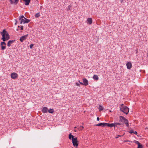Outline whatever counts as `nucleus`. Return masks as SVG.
I'll use <instances>...</instances> for the list:
<instances>
[{
    "label": "nucleus",
    "instance_id": "17",
    "mask_svg": "<svg viewBox=\"0 0 148 148\" xmlns=\"http://www.w3.org/2000/svg\"><path fill=\"white\" fill-rule=\"evenodd\" d=\"M98 109L99 111H101L103 110V108L101 105H99Z\"/></svg>",
    "mask_w": 148,
    "mask_h": 148
},
{
    "label": "nucleus",
    "instance_id": "33",
    "mask_svg": "<svg viewBox=\"0 0 148 148\" xmlns=\"http://www.w3.org/2000/svg\"><path fill=\"white\" fill-rule=\"evenodd\" d=\"M76 84L77 86H80V85L79 83H76Z\"/></svg>",
    "mask_w": 148,
    "mask_h": 148
},
{
    "label": "nucleus",
    "instance_id": "9",
    "mask_svg": "<svg viewBox=\"0 0 148 148\" xmlns=\"http://www.w3.org/2000/svg\"><path fill=\"white\" fill-rule=\"evenodd\" d=\"M126 65L128 69H130L132 68V64L130 62H128L127 63Z\"/></svg>",
    "mask_w": 148,
    "mask_h": 148
},
{
    "label": "nucleus",
    "instance_id": "19",
    "mask_svg": "<svg viewBox=\"0 0 148 148\" xmlns=\"http://www.w3.org/2000/svg\"><path fill=\"white\" fill-rule=\"evenodd\" d=\"M74 136L73 135L71 134H70L69 136V138L70 139H71L74 138Z\"/></svg>",
    "mask_w": 148,
    "mask_h": 148
},
{
    "label": "nucleus",
    "instance_id": "18",
    "mask_svg": "<svg viewBox=\"0 0 148 148\" xmlns=\"http://www.w3.org/2000/svg\"><path fill=\"white\" fill-rule=\"evenodd\" d=\"M49 113L52 114L54 112V110L53 109H50L48 110Z\"/></svg>",
    "mask_w": 148,
    "mask_h": 148
},
{
    "label": "nucleus",
    "instance_id": "22",
    "mask_svg": "<svg viewBox=\"0 0 148 148\" xmlns=\"http://www.w3.org/2000/svg\"><path fill=\"white\" fill-rule=\"evenodd\" d=\"M114 124L115 125V127H117V125H121V124L119 123H114Z\"/></svg>",
    "mask_w": 148,
    "mask_h": 148
},
{
    "label": "nucleus",
    "instance_id": "3",
    "mask_svg": "<svg viewBox=\"0 0 148 148\" xmlns=\"http://www.w3.org/2000/svg\"><path fill=\"white\" fill-rule=\"evenodd\" d=\"M119 122H124L126 126L127 127H129V124L128 123V120L125 119L123 116H119Z\"/></svg>",
    "mask_w": 148,
    "mask_h": 148
},
{
    "label": "nucleus",
    "instance_id": "29",
    "mask_svg": "<svg viewBox=\"0 0 148 148\" xmlns=\"http://www.w3.org/2000/svg\"><path fill=\"white\" fill-rule=\"evenodd\" d=\"M34 44H31V45H30V46H29V47L30 49H32L33 47L34 46Z\"/></svg>",
    "mask_w": 148,
    "mask_h": 148
},
{
    "label": "nucleus",
    "instance_id": "28",
    "mask_svg": "<svg viewBox=\"0 0 148 148\" xmlns=\"http://www.w3.org/2000/svg\"><path fill=\"white\" fill-rule=\"evenodd\" d=\"M24 18H25L24 16L23 15H22L20 17H19V19H22V18H24Z\"/></svg>",
    "mask_w": 148,
    "mask_h": 148
},
{
    "label": "nucleus",
    "instance_id": "34",
    "mask_svg": "<svg viewBox=\"0 0 148 148\" xmlns=\"http://www.w3.org/2000/svg\"><path fill=\"white\" fill-rule=\"evenodd\" d=\"M134 134H135L136 135H137V132L136 131H134V133H133Z\"/></svg>",
    "mask_w": 148,
    "mask_h": 148
},
{
    "label": "nucleus",
    "instance_id": "2",
    "mask_svg": "<svg viewBox=\"0 0 148 148\" xmlns=\"http://www.w3.org/2000/svg\"><path fill=\"white\" fill-rule=\"evenodd\" d=\"M121 106L120 110L126 114H127L129 112V108L127 106H124L123 104H121Z\"/></svg>",
    "mask_w": 148,
    "mask_h": 148
},
{
    "label": "nucleus",
    "instance_id": "5",
    "mask_svg": "<svg viewBox=\"0 0 148 148\" xmlns=\"http://www.w3.org/2000/svg\"><path fill=\"white\" fill-rule=\"evenodd\" d=\"M28 36V34H27L22 36L20 37L19 39L20 41L21 42H23L24 40H25L27 39Z\"/></svg>",
    "mask_w": 148,
    "mask_h": 148
},
{
    "label": "nucleus",
    "instance_id": "8",
    "mask_svg": "<svg viewBox=\"0 0 148 148\" xmlns=\"http://www.w3.org/2000/svg\"><path fill=\"white\" fill-rule=\"evenodd\" d=\"M105 126H106L108 127H115V125L114 123H106V125Z\"/></svg>",
    "mask_w": 148,
    "mask_h": 148
},
{
    "label": "nucleus",
    "instance_id": "25",
    "mask_svg": "<svg viewBox=\"0 0 148 148\" xmlns=\"http://www.w3.org/2000/svg\"><path fill=\"white\" fill-rule=\"evenodd\" d=\"M135 143L138 145H140L141 144L137 141H135Z\"/></svg>",
    "mask_w": 148,
    "mask_h": 148
},
{
    "label": "nucleus",
    "instance_id": "35",
    "mask_svg": "<svg viewBox=\"0 0 148 148\" xmlns=\"http://www.w3.org/2000/svg\"><path fill=\"white\" fill-rule=\"evenodd\" d=\"M121 136L119 135H117V136H116V137L115 138H118L119 137H120V136Z\"/></svg>",
    "mask_w": 148,
    "mask_h": 148
},
{
    "label": "nucleus",
    "instance_id": "14",
    "mask_svg": "<svg viewBox=\"0 0 148 148\" xmlns=\"http://www.w3.org/2000/svg\"><path fill=\"white\" fill-rule=\"evenodd\" d=\"M23 1L25 2V5H27L29 4L30 0H23Z\"/></svg>",
    "mask_w": 148,
    "mask_h": 148
},
{
    "label": "nucleus",
    "instance_id": "24",
    "mask_svg": "<svg viewBox=\"0 0 148 148\" xmlns=\"http://www.w3.org/2000/svg\"><path fill=\"white\" fill-rule=\"evenodd\" d=\"M134 131L132 130H129L128 132L130 134H132L133 133Z\"/></svg>",
    "mask_w": 148,
    "mask_h": 148
},
{
    "label": "nucleus",
    "instance_id": "36",
    "mask_svg": "<svg viewBox=\"0 0 148 148\" xmlns=\"http://www.w3.org/2000/svg\"><path fill=\"white\" fill-rule=\"evenodd\" d=\"M23 26H21V30H23Z\"/></svg>",
    "mask_w": 148,
    "mask_h": 148
},
{
    "label": "nucleus",
    "instance_id": "12",
    "mask_svg": "<svg viewBox=\"0 0 148 148\" xmlns=\"http://www.w3.org/2000/svg\"><path fill=\"white\" fill-rule=\"evenodd\" d=\"M48 108L46 107H44L42 110V112L43 113H47V112Z\"/></svg>",
    "mask_w": 148,
    "mask_h": 148
},
{
    "label": "nucleus",
    "instance_id": "20",
    "mask_svg": "<svg viewBox=\"0 0 148 148\" xmlns=\"http://www.w3.org/2000/svg\"><path fill=\"white\" fill-rule=\"evenodd\" d=\"M40 16V15L39 12L36 14L35 15V17H36V18L39 17Z\"/></svg>",
    "mask_w": 148,
    "mask_h": 148
},
{
    "label": "nucleus",
    "instance_id": "26",
    "mask_svg": "<svg viewBox=\"0 0 148 148\" xmlns=\"http://www.w3.org/2000/svg\"><path fill=\"white\" fill-rule=\"evenodd\" d=\"M137 148H143L142 145L141 144L140 145H138V147Z\"/></svg>",
    "mask_w": 148,
    "mask_h": 148
},
{
    "label": "nucleus",
    "instance_id": "11",
    "mask_svg": "<svg viewBox=\"0 0 148 148\" xmlns=\"http://www.w3.org/2000/svg\"><path fill=\"white\" fill-rule=\"evenodd\" d=\"M87 21V23L89 24V25H91L92 23V21L91 18H88Z\"/></svg>",
    "mask_w": 148,
    "mask_h": 148
},
{
    "label": "nucleus",
    "instance_id": "27",
    "mask_svg": "<svg viewBox=\"0 0 148 148\" xmlns=\"http://www.w3.org/2000/svg\"><path fill=\"white\" fill-rule=\"evenodd\" d=\"M19 1V0H15L14 2V3L16 5L17 4L18 1Z\"/></svg>",
    "mask_w": 148,
    "mask_h": 148
},
{
    "label": "nucleus",
    "instance_id": "1",
    "mask_svg": "<svg viewBox=\"0 0 148 148\" xmlns=\"http://www.w3.org/2000/svg\"><path fill=\"white\" fill-rule=\"evenodd\" d=\"M1 34L2 36V39L3 41L1 42L0 46L1 50H4L6 48V43L4 41L8 40L9 39L10 37L8 32L5 29H3Z\"/></svg>",
    "mask_w": 148,
    "mask_h": 148
},
{
    "label": "nucleus",
    "instance_id": "40",
    "mask_svg": "<svg viewBox=\"0 0 148 148\" xmlns=\"http://www.w3.org/2000/svg\"><path fill=\"white\" fill-rule=\"evenodd\" d=\"M74 131H75V132H76V130H75V129H74Z\"/></svg>",
    "mask_w": 148,
    "mask_h": 148
},
{
    "label": "nucleus",
    "instance_id": "4",
    "mask_svg": "<svg viewBox=\"0 0 148 148\" xmlns=\"http://www.w3.org/2000/svg\"><path fill=\"white\" fill-rule=\"evenodd\" d=\"M77 138L75 137L74 138L72 139V143L75 147H77L78 144L77 143Z\"/></svg>",
    "mask_w": 148,
    "mask_h": 148
},
{
    "label": "nucleus",
    "instance_id": "21",
    "mask_svg": "<svg viewBox=\"0 0 148 148\" xmlns=\"http://www.w3.org/2000/svg\"><path fill=\"white\" fill-rule=\"evenodd\" d=\"M24 19H25V22L24 23H28L30 21V20L26 18H24Z\"/></svg>",
    "mask_w": 148,
    "mask_h": 148
},
{
    "label": "nucleus",
    "instance_id": "31",
    "mask_svg": "<svg viewBox=\"0 0 148 148\" xmlns=\"http://www.w3.org/2000/svg\"><path fill=\"white\" fill-rule=\"evenodd\" d=\"M10 0V3L11 4H12L14 3L13 1H12V0Z\"/></svg>",
    "mask_w": 148,
    "mask_h": 148
},
{
    "label": "nucleus",
    "instance_id": "13",
    "mask_svg": "<svg viewBox=\"0 0 148 148\" xmlns=\"http://www.w3.org/2000/svg\"><path fill=\"white\" fill-rule=\"evenodd\" d=\"M14 41L15 40L9 41L7 43L8 46V47H10L11 45L14 42Z\"/></svg>",
    "mask_w": 148,
    "mask_h": 148
},
{
    "label": "nucleus",
    "instance_id": "38",
    "mask_svg": "<svg viewBox=\"0 0 148 148\" xmlns=\"http://www.w3.org/2000/svg\"><path fill=\"white\" fill-rule=\"evenodd\" d=\"M147 57H148V53H147Z\"/></svg>",
    "mask_w": 148,
    "mask_h": 148
},
{
    "label": "nucleus",
    "instance_id": "32",
    "mask_svg": "<svg viewBox=\"0 0 148 148\" xmlns=\"http://www.w3.org/2000/svg\"><path fill=\"white\" fill-rule=\"evenodd\" d=\"M79 83L80 84L82 85H84L83 83H82V82H80L79 81Z\"/></svg>",
    "mask_w": 148,
    "mask_h": 148
},
{
    "label": "nucleus",
    "instance_id": "7",
    "mask_svg": "<svg viewBox=\"0 0 148 148\" xmlns=\"http://www.w3.org/2000/svg\"><path fill=\"white\" fill-rule=\"evenodd\" d=\"M83 83H84V85L85 86H86L88 85V81L85 78H83Z\"/></svg>",
    "mask_w": 148,
    "mask_h": 148
},
{
    "label": "nucleus",
    "instance_id": "6",
    "mask_svg": "<svg viewBox=\"0 0 148 148\" xmlns=\"http://www.w3.org/2000/svg\"><path fill=\"white\" fill-rule=\"evenodd\" d=\"M17 74L15 73H12L11 74V77L12 79H16L17 77Z\"/></svg>",
    "mask_w": 148,
    "mask_h": 148
},
{
    "label": "nucleus",
    "instance_id": "39",
    "mask_svg": "<svg viewBox=\"0 0 148 148\" xmlns=\"http://www.w3.org/2000/svg\"><path fill=\"white\" fill-rule=\"evenodd\" d=\"M76 127H74V129H76Z\"/></svg>",
    "mask_w": 148,
    "mask_h": 148
},
{
    "label": "nucleus",
    "instance_id": "23",
    "mask_svg": "<svg viewBox=\"0 0 148 148\" xmlns=\"http://www.w3.org/2000/svg\"><path fill=\"white\" fill-rule=\"evenodd\" d=\"M78 129L79 130H82L83 129H84V127L83 126H80L79 128H78Z\"/></svg>",
    "mask_w": 148,
    "mask_h": 148
},
{
    "label": "nucleus",
    "instance_id": "10",
    "mask_svg": "<svg viewBox=\"0 0 148 148\" xmlns=\"http://www.w3.org/2000/svg\"><path fill=\"white\" fill-rule=\"evenodd\" d=\"M96 125L97 126H101L103 127L106 125V123H99L97 124Z\"/></svg>",
    "mask_w": 148,
    "mask_h": 148
},
{
    "label": "nucleus",
    "instance_id": "16",
    "mask_svg": "<svg viewBox=\"0 0 148 148\" xmlns=\"http://www.w3.org/2000/svg\"><path fill=\"white\" fill-rule=\"evenodd\" d=\"M19 20H20V24H22V23H24L25 22V19L24 18H22L21 19H19Z\"/></svg>",
    "mask_w": 148,
    "mask_h": 148
},
{
    "label": "nucleus",
    "instance_id": "30",
    "mask_svg": "<svg viewBox=\"0 0 148 148\" xmlns=\"http://www.w3.org/2000/svg\"><path fill=\"white\" fill-rule=\"evenodd\" d=\"M71 7V5H69L68 6V10H69L70 9V8Z\"/></svg>",
    "mask_w": 148,
    "mask_h": 148
},
{
    "label": "nucleus",
    "instance_id": "37",
    "mask_svg": "<svg viewBox=\"0 0 148 148\" xmlns=\"http://www.w3.org/2000/svg\"><path fill=\"white\" fill-rule=\"evenodd\" d=\"M97 121H99V118L98 117L97 118Z\"/></svg>",
    "mask_w": 148,
    "mask_h": 148
},
{
    "label": "nucleus",
    "instance_id": "15",
    "mask_svg": "<svg viewBox=\"0 0 148 148\" xmlns=\"http://www.w3.org/2000/svg\"><path fill=\"white\" fill-rule=\"evenodd\" d=\"M93 78L94 80H97L99 79V77L97 75H95L93 77Z\"/></svg>",
    "mask_w": 148,
    "mask_h": 148
}]
</instances>
